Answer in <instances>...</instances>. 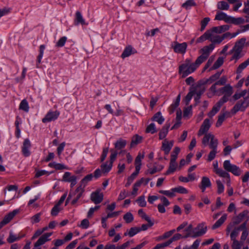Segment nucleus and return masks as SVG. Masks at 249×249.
Instances as JSON below:
<instances>
[{
	"mask_svg": "<svg viewBox=\"0 0 249 249\" xmlns=\"http://www.w3.org/2000/svg\"><path fill=\"white\" fill-rule=\"evenodd\" d=\"M170 244H169V243H168V242L167 241H166V242H165L164 243L157 244L154 248L153 249H162L168 246Z\"/></svg>",
	"mask_w": 249,
	"mask_h": 249,
	"instance_id": "obj_64",
	"label": "nucleus"
},
{
	"mask_svg": "<svg viewBox=\"0 0 249 249\" xmlns=\"http://www.w3.org/2000/svg\"><path fill=\"white\" fill-rule=\"evenodd\" d=\"M222 71L223 70L220 72H217L214 74L212 75L209 79L206 80L204 81V84L212 83L213 81L218 79L219 78L220 75L221 74Z\"/></svg>",
	"mask_w": 249,
	"mask_h": 249,
	"instance_id": "obj_31",
	"label": "nucleus"
},
{
	"mask_svg": "<svg viewBox=\"0 0 249 249\" xmlns=\"http://www.w3.org/2000/svg\"><path fill=\"white\" fill-rule=\"evenodd\" d=\"M31 146V144L29 140L28 139H25L23 142L22 149V151L24 156L27 157L30 155V152L29 149L30 148Z\"/></svg>",
	"mask_w": 249,
	"mask_h": 249,
	"instance_id": "obj_13",
	"label": "nucleus"
},
{
	"mask_svg": "<svg viewBox=\"0 0 249 249\" xmlns=\"http://www.w3.org/2000/svg\"><path fill=\"white\" fill-rule=\"evenodd\" d=\"M84 191V187H82V186H79L73 193V196L76 195V196L75 198H74L71 201V203L72 205L75 204L78 200L81 197Z\"/></svg>",
	"mask_w": 249,
	"mask_h": 249,
	"instance_id": "obj_12",
	"label": "nucleus"
},
{
	"mask_svg": "<svg viewBox=\"0 0 249 249\" xmlns=\"http://www.w3.org/2000/svg\"><path fill=\"white\" fill-rule=\"evenodd\" d=\"M180 152V148L178 147H175L172 154L171 155V160H176V159L178 157V155Z\"/></svg>",
	"mask_w": 249,
	"mask_h": 249,
	"instance_id": "obj_48",
	"label": "nucleus"
},
{
	"mask_svg": "<svg viewBox=\"0 0 249 249\" xmlns=\"http://www.w3.org/2000/svg\"><path fill=\"white\" fill-rule=\"evenodd\" d=\"M233 243L231 245L232 249H241L243 242H239L238 240L232 241Z\"/></svg>",
	"mask_w": 249,
	"mask_h": 249,
	"instance_id": "obj_54",
	"label": "nucleus"
},
{
	"mask_svg": "<svg viewBox=\"0 0 249 249\" xmlns=\"http://www.w3.org/2000/svg\"><path fill=\"white\" fill-rule=\"evenodd\" d=\"M161 149L164 151L165 154H168L171 149L169 146V142L167 140H165L162 144Z\"/></svg>",
	"mask_w": 249,
	"mask_h": 249,
	"instance_id": "obj_36",
	"label": "nucleus"
},
{
	"mask_svg": "<svg viewBox=\"0 0 249 249\" xmlns=\"http://www.w3.org/2000/svg\"><path fill=\"white\" fill-rule=\"evenodd\" d=\"M29 106L27 101L26 99L23 100L19 105V109L25 112H28L29 110Z\"/></svg>",
	"mask_w": 249,
	"mask_h": 249,
	"instance_id": "obj_42",
	"label": "nucleus"
},
{
	"mask_svg": "<svg viewBox=\"0 0 249 249\" xmlns=\"http://www.w3.org/2000/svg\"><path fill=\"white\" fill-rule=\"evenodd\" d=\"M230 117V113L228 111H224V108L218 116L217 121L216 123V126H220L226 118Z\"/></svg>",
	"mask_w": 249,
	"mask_h": 249,
	"instance_id": "obj_11",
	"label": "nucleus"
},
{
	"mask_svg": "<svg viewBox=\"0 0 249 249\" xmlns=\"http://www.w3.org/2000/svg\"><path fill=\"white\" fill-rule=\"evenodd\" d=\"M217 186V193L220 194L223 192L224 187L220 180H216V181Z\"/></svg>",
	"mask_w": 249,
	"mask_h": 249,
	"instance_id": "obj_52",
	"label": "nucleus"
},
{
	"mask_svg": "<svg viewBox=\"0 0 249 249\" xmlns=\"http://www.w3.org/2000/svg\"><path fill=\"white\" fill-rule=\"evenodd\" d=\"M248 212L244 211L240 213L238 215L234 216L232 218V222H231L227 226L226 231L227 233H229L231 229L236 225L239 224L243 220V218L247 215Z\"/></svg>",
	"mask_w": 249,
	"mask_h": 249,
	"instance_id": "obj_5",
	"label": "nucleus"
},
{
	"mask_svg": "<svg viewBox=\"0 0 249 249\" xmlns=\"http://www.w3.org/2000/svg\"><path fill=\"white\" fill-rule=\"evenodd\" d=\"M209 40L213 44V43H220L223 40V39L221 36H212L210 37Z\"/></svg>",
	"mask_w": 249,
	"mask_h": 249,
	"instance_id": "obj_43",
	"label": "nucleus"
},
{
	"mask_svg": "<svg viewBox=\"0 0 249 249\" xmlns=\"http://www.w3.org/2000/svg\"><path fill=\"white\" fill-rule=\"evenodd\" d=\"M207 230V227L204 223L199 224L196 228H195L192 232V234L186 233L184 237L186 238L189 237L193 238L199 237L205 234Z\"/></svg>",
	"mask_w": 249,
	"mask_h": 249,
	"instance_id": "obj_3",
	"label": "nucleus"
},
{
	"mask_svg": "<svg viewBox=\"0 0 249 249\" xmlns=\"http://www.w3.org/2000/svg\"><path fill=\"white\" fill-rule=\"evenodd\" d=\"M181 238H184V236H182L180 233L175 234L171 238L168 240L169 244L170 245L173 241L178 240Z\"/></svg>",
	"mask_w": 249,
	"mask_h": 249,
	"instance_id": "obj_50",
	"label": "nucleus"
},
{
	"mask_svg": "<svg viewBox=\"0 0 249 249\" xmlns=\"http://www.w3.org/2000/svg\"><path fill=\"white\" fill-rule=\"evenodd\" d=\"M230 53L233 54L230 59V61L235 60V63L243 56L242 52L238 51H233V50H231Z\"/></svg>",
	"mask_w": 249,
	"mask_h": 249,
	"instance_id": "obj_25",
	"label": "nucleus"
},
{
	"mask_svg": "<svg viewBox=\"0 0 249 249\" xmlns=\"http://www.w3.org/2000/svg\"><path fill=\"white\" fill-rule=\"evenodd\" d=\"M145 132L146 133H151L152 134H154L156 132L157 130L156 129L155 124L151 123L148 125L146 128Z\"/></svg>",
	"mask_w": 249,
	"mask_h": 249,
	"instance_id": "obj_46",
	"label": "nucleus"
},
{
	"mask_svg": "<svg viewBox=\"0 0 249 249\" xmlns=\"http://www.w3.org/2000/svg\"><path fill=\"white\" fill-rule=\"evenodd\" d=\"M126 144V141L120 139L115 143V147L117 149H121L124 148Z\"/></svg>",
	"mask_w": 249,
	"mask_h": 249,
	"instance_id": "obj_41",
	"label": "nucleus"
},
{
	"mask_svg": "<svg viewBox=\"0 0 249 249\" xmlns=\"http://www.w3.org/2000/svg\"><path fill=\"white\" fill-rule=\"evenodd\" d=\"M211 125L209 119H206L204 120L198 132V136H200L203 134H205V135L207 134V132L209 130Z\"/></svg>",
	"mask_w": 249,
	"mask_h": 249,
	"instance_id": "obj_8",
	"label": "nucleus"
},
{
	"mask_svg": "<svg viewBox=\"0 0 249 249\" xmlns=\"http://www.w3.org/2000/svg\"><path fill=\"white\" fill-rule=\"evenodd\" d=\"M196 68V65L192 63L191 60L186 59L183 64L179 66L178 72L182 74V77L184 78L193 72Z\"/></svg>",
	"mask_w": 249,
	"mask_h": 249,
	"instance_id": "obj_2",
	"label": "nucleus"
},
{
	"mask_svg": "<svg viewBox=\"0 0 249 249\" xmlns=\"http://www.w3.org/2000/svg\"><path fill=\"white\" fill-rule=\"evenodd\" d=\"M230 16H227L225 13L222 12H217L215 17V20H224L226 23H229Z\"/></svg>",
	"mask_w": 249,
	"mask_h": 249,
	"instance_id": "obj_22",
	"label": "nucleus"
},
{
	"mask_svg": "<svg viewBox=\"0 0 249 249\" xmlns=\"http://www.w3.org/2000/svg\"><path fill=\"white\" fill-rule=\"evenodd\" d=\"M246 41V39L245 38H241L237 42H236L232 50H233V51H238L242 52Z\"/></svg>",
	"mask_w": 249,
	"mask_h": 249,
	"instance_id": "obj_15",
	"label": "nucleus"
},
{
	"mask_svg": "<svg viewBox=\"0 0 249 249\" xmlns=\"http://www.w3.org/2000/svg\"><path fill=\"white\" fill-rule=\"evenodd\" d=\"M163 168V166L161 165H158L157 166H155L152 168H149L148 169H147L145 172V174H150L153 175L158 172L161 171Z\"/></svg>",
	"mask_w": 249,
	"mask_h": 249,
	"instance_id": "obj_30",
	"label": "nucleus"
},
{
	"mask_svg": "<svg viewBox=\"0 0 249 249\" xmlns=\"http://www.w3.org/2000/svg\"><path fill=\"white\" fill-rule=\"evenodd\" d=\"M244 104V101H238L235 105L233 107L232 109L231 110V112L233 114L236 113L240 109L242 110V107Z\"/></svg>",
	"mask_w": 249,
	"mask_h": 249,
	"instance_id": "obj_35",
	"label": "nucleus"
},
{
	"mask_svg": "<svg viewBox=\"0 0 249 249\" xmlns=\"http://www.w3.org/2000/svg\"><path fill=\"white\" fill-rule=\"evenodd\" d=\"M138 214L143 219H144L149 223V226H152L154 224L153 222L151 220L150 218L145 214L142 209H140L138 211Z\"/></svg>",
	"mask_w": 249,
	"mask_h": 249,
	"instance_id": "obj_28",
	"label": "nucleus"
},
{
	"mask_svg": "<svg viewBox=\"0 0 249 249\" xmlns=\"http://www.w3.org/2000/svg\"><path fill=\"white\" fill-rule=\"evenodd\" d=\"M59 115V112L58 111H50L48 112L45 117L42 119L44 123L54 121Z\"/></svg>",
	"mask_w": 249,
	"mask_h": 249,
	"instance_id": "obj_10",
	"label": "nucleus"
},
{
	"mask_svg": "<svg viewBox=\"0 0 249 249\" xmlns=\"http://www.w3.org/2000/svg\"><path fill=\"white\" fill-rule=\"evenodd\" d=\"M123 218L126 223H131L134 219L132 214L129 212L126 213Z\"/></svg>",
	"mask_w": 249,
	"mask_h": 249,
	"instance_id": "obj_45",
	"label": "nucleus"
},
{
	"mask_svg": "<svg viewBox=\"0 0 249 249\" xmlns=\"http://www.w3.org/2000/svg\"><path fill=\"white\" fill-rule=\"evenodd\" d=\"M19 239H20V237H17L12 232H10L9 237L7 239V242L9 243H12L15 242V241L18 240Z\"/></svg>",
	"mask_w": 249,
	"mask_h": 249,
	"instance_id": "obj_62",
	"label": "nucleus"
},
{
	"mask_svg": "<svg viewBox=\"0 0 249 249\" xmlns=\"http://www.w3.org/2000/svg\"><path fill=\"white\" fill-rule=\"evenodd\" d=\"M212 36V32L210 31H207L202 36L199 37L196 40V42H201L204 41L205 40L209 39Z\"/></svg>",
	"mask_w": 249,
	"mask_h": 249,
	"instance_id": "obj_26",
	"label": "nucleus"
},
{
	"mask_svg": "<svg viewBox=\"0 0 249 249\" xmlns=\"http://www.w3.org/2000/svg\"><path fill=\"white\" fill-rule=\"evenodd\" d=\"M245 22L244 19L242 18H235L233 17H230L229 20V23H232L236 25H239L243 24Z\"/></svg>",
	"mask_w": 249,
	"mask_h": 249,
	"instance_id": "obj_33",
	"label": "nucleus"
},
{
	"mask_svg": "<svg viewBox=\"0 0 249 249\" xmlns=\"http://www.w3.org/2000/svg\"><path fill=\"white\" fill-rule=\"evenodd\" d=\"M144 153L141 155L140 153L138 154L135 160V165H141V160L144 158Z\"/></svg>",
	"mask_w": 249,
	"mask_h": 249,
	"instance_id": "obj_59",
	"label": "nucleus"
},
{
	"mask_svg": "<svg viewBox=\"0 0 249 249\" xmlns=\"http://www.w3.org/2000/svg\"><path fill=\"white\" fill-rule=\"evenodd\" d=\"M217 8L221 10H227L229 8V4L225 1H221L218 2Z\"/></svg>",
	"mask_w": 249,
	"mask_h": 249,
	"instance_id": "obj_37",
	"label": "nucleus"
},
{
	"mask_svg": "<svg viewBox=\"0 0 249 249\" xmlns=\"http://www.w3.org/2000/svg\"><path fill=\"white\" fill-rule=\"evenodd\" d=\"M144 180H145V184H147V183H148V182L150 180V178H142L140 180L137 181L134 184V186H133V191L131 193L132 195H133L134 196H136L137 195V191L138 190V187H140L141 186V185L143 183V181Z\"/></svg>",
	"mask_w": 249,
	"mask_h": 249,
	"instance_id": "obj_14",
	"label": "nucleus"
},
{
	"mask_svg": "<svg viewBox=\"0 0 249 249\" xmlns=\"http://www.w3.org/2000/svg\"><path fill=\"white\" fill-rule=\"evenodd\" d=\"M195 5L196 3L194 0H188L182 5V6L186 9H188L191 6Z\"/></svg>",
	"mask_w": 249,
	"mask_h": 249,
	"instance_id": "obj_51",
	"label": "nucleus"
},
{
	"mask_svg": "<svg viewBox=\"0 0 249 249\" xmlns=\"http://www.w3.org/2000/svg\"><path fill=\"white\" fill-rule=\"evenodd\" d=\"M67 40V38L65 36H63L61 37L57 42L56 46L58 47H61L64 45L66 41Z\"/></svg>",
	"mask_w": 249,
	"mask_h": 249,
	"instance_id": "obj_63",
	"label": "nucleus"
},
{
	"mask_svg": "<svg viewBox=\"0 0 249 249\" xmlns=\"http://www.w3.org/2000/svg\"><path fill=\"white\" fill-rule=\"evenodd\" d=\"M202 143L204 146L209 144L210 148L212 149L208 156V161H211L213 160L217 153V147L218 145V140L214 138L213 134L209 133L206 134L202 140Z\"/></svg>",
	"mask_w": 249,
	"mask_h": 249,
	"instance_id": "obj_1",
	"label": "nucleus"
},
{
	"mask_svg": "<svg viewBox=\"0 0 249 249\" xmlns=\"http://www.w3.org/2000/svg\"><path fill=\"white\" fill-rule=\"evenodd\" d=\"M104 195L100 193V190H98L91 194L90 199L95 204L101 203L103 200Z\"/></svg>",
	"mask_w": 249,
	"mask_h": 249,
	"instance_id": "obj_9",
	"label": "nucleus"
},
{
	"mask_svg": "<svg viewBox=\"0 0 249 249\" xmlns=\"http://www.w3.org/2000/svg\"><path fill=\"white\" fill-rule=\"evenodd\" d=\"M139 231H140V228L132 227L129 230L128 234L130 237H132Z\"/></svg>",
	"mask_w": 249,
	"mask_h": 249,
	"instance_id": "obj_49",
	"label": "nucleus"
},
{
	"mask_svg": "<svg viewBox=\"0 0 249 249\" xmlns=\"http://www.w3.org/2000/svg\"><path fill=\"white\" fill-rule=\"evenodd\" d=\"M153 121L157 122L159 124H161L164 121V118L161 116L160 112L156 113L151 118Z\"/></svg>",
	"mask_w": 249,
	"mask_h": 249,
	"instance_id": "obj_29",
	"label": "nucleus"
},
{
	"mask_svg": "<svg viewBox=\"0 0 249 249\" xmlns=\"http://www.w3.org/2000/svg\"><path fill=\"white\" fill-rule=\"evenodd\" d=\"M171 191L172 192H177L180 194H186L188 193L187 190L182 186H178V187L173 188Z\"/></svg>",
	"mask_w": 249,
	"mask_h": 249,
	"instance_id": "obj_44",
	"label": "nucleus"
},
{
	"mask_svg": "<svg viewBox=\"0 0 249 249\" xmlns=\"http://www.w3.org/2000/svg\"><path fill=\"white\" fill-rule=\"evenodd\" d=\"M73 178H76L75 176H71V173L70 172H66L63 177V180L65 181L69 182L70 180H71Z\"/></svg>",
	"mask_w": 249,
	"mask_h": 249,
	"instance_id": "obj_57",
	"label": "nucleus"
},
{
	"mask_svg": "<svg viewBox=\"0 0 249 249\" xmlns=\"http://www.w3.org/2000/svg\"><path fill=\"white\" fill-rule=\"evenodd\" d=\"M232 93V87L228 84L218 89V96L224 94V96L220 100L225 103L228 100V98L231 96Z\"/></svg>",
	"mask_w": 249,
	"mask_h": 249,
	"instance_id": "obj_4",
	"label": "nucleus"
},
{
	"mask_svg": "<svg viewBox=\"0 0 249 249\" xmlns=\"http://www.w3.org/2000/svg\"><path fill=\"white\" fill-rule=\"evenodd\" d=\"M168 131L167 128H162V129H161V130L160 131V132L159 133V139L160 140H162L164 138H165L166 137L167 134H168Z\"/></svg>",
	"mask_w": 249,
	"mask_h": 249,
	"instance_id": "obj_56",
	"label": "nucleus"
},
{
	"mask_svg": "<svg viewBox=\"0 0 249 249\" xmlns=\"http://www.w3.org/2000/svg\"><path fill=\"white\" fill-rule=\"evenodd\" d=\"M207 58V57L201 54L197 57L194 64L196 65V67H197L202 63L204 62Z\"/></svg>",
	"mask_w": 249,
	"mask_h": 249,
	"instance_id": "obj_47",
	"label": "nucleus"
},
{
	"mask_svg": "<svg viewBox=\"0 0 249 249\" xmlns=\"http://www.w3.org/2000/svg\"><path fill=\"white\" fill-rule=\"evenodd\" d=\"M174 45L172 46L174 51L176 53L184 54L186 52L187 47V44L186 42L179 43L177 41L174 42Z\"/></svg>",
	"mask_w": 249,
	"mask_h": 249,
	"instance_id": "obj_7",
	"label": "nucleus"
},
{
	"mask_svg": "<svg viewBox=\"0 0 249 249\" xmlns=\"http://www.w3.org/2000/svg\"><path fill=\"white\" fill-rule=\"evenodd\" d=\"M210 20V19L209 18H203L202 20H201L200 28L201 31H202L205 29L206 26H207Z\"/></svg>",
	"mask_w": 249,
	"mask_h": 249,
	"instance_id": "obj_53",
	"label": "nucleus"
},
{
	"mask_svg": "<svg viewBox=\"0 0 249 249\" xmlns=\"http://www.w3.org/2000/svg\"><path fill=\"white\" fill-rule=\"evenodd\" d=\"M136 52H137L133 49V47L131 45H128L124 49L121 55V57L124 59L126 57H128L132 54L136 53Z\"/></svg>",
	"mask_w": 249,
	"mask_h": 249,
	"instance_id": "obj_18",
	"label": "nucleus"
},
{
	"mask_svg": "<svg viewBox=\"0 0 249 249\" xmlns=\"http://www.w3.org/2000/svg\"><path fill=\"white\" fill-rule=\"evenodd\" d=\"M224 169L229 172L232 173L234 175L239 176L241 174L240 168L235 165L232 164L230 160H225L223 163Z\"/></svg>",
	"mask_w": 249,
	"mask_h": 249,
	"instance_id": "obj_6",
	"label": "nucleus"
},
{
	"mask_svg": "<svg viewBox=\"0 0 249 249\" xmlns=\"http://www.w3.org/2000/svg\"><path fill=\"white\" fill-rule=\"evenodd\" d=\"M214 45L213 43L210 44L208 46H204L203 48L200 50V53H202V55L208 57L210 55L211 52L214 49Z\"/></svg>",
	"mask_w": 249,
	"mask_h": 249,
	"instance_id": "obj_17",
	"label": "nucleus"
},
{
	"mask_svg": "<svg viewBox=\"0 0 249 249\" xmlns=\"http://www.w3.org/2000/svg\"><path fill=\"white\" fill-rule=\"evenodd\" d=\"M75 25H78L80 23L82 25L86 24L85 21L84 19L83 18V17L81 15V13L79 11H77L75 14Z\"/></svg>",
	"mask_w": 249,
	"mask_h": 249,
	"instance_id": "obj_32",
	"label": "nucleus"
},
{
	"mask_svg": "<svg viewBox=\"0 0 249 249\" xmlns=\"http://www.w3.org/2000/svg\"><path fill=\"white\" fill-rule=\"evenodd\" d=\"M60 206L57 205H55L52 209L51 211V214L53 216H56L57 215L58 213L60 211V209L59 208Z\"/></svg>",
	"mask_w": 249,
	"mask_h": 249,
	"instance_id": "obj_58",
	"label": "nucleus"
},
{
	"mask_svg": "<svg viewBox=\"0 0 249 249\" xmlns=\"http://www.w3.org/2000/svg\"><path fill=\"white\" fill-rule=\"evenodd\" d=\"M93 176L91 174L87 175L82 179L80 186H82V187L84 188L88 182L91 180Z\"/></svg>",
	"mask_w": 249,
	"mask_h": 249,
	"instance_id": "obj_40",
	"label": "nucleus"
},
{
	"mask_svg": "<svg viewBox=\"0 0 249 249\" xmlns=\"http://www.w3.org/2000/svg\"><path fill=\"white\" fill-rule=\"evenodd\" d=\"M140 206L143 207H145L146 205V202L145 200L144 196H142L138 197V198L136 200Z\"/></svg>",
	"mask_w": 249,
	"mask_h": 249,
	"instance_id": "obj_55",
	"label": "nucleus"
},
{
	"mask_svg": "<svg viewBox=\"0 0 249 249\" xmlns=\"http://www.w3.org/2000/svg\"><path fill=\"white\" fill-rule=\"evenodd\" d=\"M40 213H38L31 217L32 223L33 224L38 223L40 221Z\"/></svg>",
	"mask_w": 249,
	"mask_h": 249,
	"instance_id": "obj_60",
	"label": "nucleus"
},
{
	"mask_svg": "<svg viewBox=\"0 0 249 249\" xmlns=\"http://www.w3.org/2000/svg\"><path fill=\"white\" fill-rule=\"evenodd\" d=\"M211 186V183L209 178L207 177H203L202 178L201 184L199 186L202 190V192H204L206 187H209Z\"/></svg>",
	"mask_w": 249,
	"mask_h": 249,
	"instance_id": "obj_20",
	"label": "nucleus"
},
{
	"mask_svg": "<svg viewBox=\"0 0 249 249\" xmlns=\"http://www.w3.org/2000/svg\"><path fill=\"white\" fill-rule=\"evenodd\" d=\"M52 235V233H46L39 237L38 240L36 242V246H41L44 244L47 241H49V237Z\"/></svg>",
	"mask_w": 249,
	"mask_h": 249,
	"instance_id": "obj_21",
	"label": "nucleus"
},
{
	"mask_svg": "<svg viewBox=\"0 0 249 249\" xmlns=\"http://www.w3.org/2000/svg\"><path fill=\"white\" fill-rule=\"evenodd\" d=\"M142 139V136H140L138 134L135 135L132 138L130 147L132 148L137 144L141 142Z\"/></svg>",
	"mask_w": 249,
	"mask_h": 249,
	"instance_id": "obj_27",
	"label": "nucleus"
},
{
	"mask_svg": "<svg viewBox=\"0 0 249 249\" xmlns=\"http://www.w3.org/2000/svg\"><path fill=\"white\" fill-rule=\"evenodd\" d=\"M177 166L178 164L176 162V160H170L169 167L167 171L165 173V175H168L176 171Z\"/></svg>",
	"mask_w": 249,
	"mask_h": 249,
	"instance_id": "obj_23",
	"label": "nucleus"
},
{
	"mask_svg": "<svg viewBox=\"0 0 249 249\" xmlns=\"http://www.w3.org/2000/svg\"><path fill=\"white\" fill-rule=\"evenodd\" d=\"M112 164L109 162L108 164V162H106V163L102 164L101 165V168L102 170V172L104 173H108L111 169L112 167Z\"/></svg>",
	"mask_w": 249,
	"mask_h": 249,
	"instance_id": "obj_34",
	"label": "nucleus"
},
{
	"mask_svg": "<svg viewBox=\"0 0 249 249\" xmlns=\"http://www.w3.org/2000/svg\"><path fill=\"white\" fill-rule=\"evenodd\" d=\"M218 175H219L221 177L225 178H229V174L227 173L226 171H224L222 169H221L217 173H216Z\"/></svg>",
	"mask_w": 249,
	"mask_h": 249,
	"instance_id": "obj_61",
	"label": "nucleus"
},
{
	"mask_svg": "<svg viewBox=\"0 0 249 249\" xmlns=\"http://www.w3.org/2000/svg\"><path fill=\"white\" fill-rule=\"evenodd\" d=\"M224 62L223 58L222 57H219L218 58L217 60L215 62L213 67L211 69V70H215L218 69L222 65Z\"/></svg>",
	"mask_w": 249,
	"mask_h": 249,
	"instance_id": "obj_38",
	"label": "nucleus"
},
{
	"mask_svg": "<svg viewBox=\"0 0 249 249\" xmlns=\"http://www.w3.org/2000/svg\"><path fill=\"white\" fill-rule=\"evenodd\" d=\"M249 65V58L246 60L245 62H243L241 64H240L236 70V72L237 73H240L242 72V70L245 69L248 65Z\"/></svg>",
	"mask_w": 249,
	"mask_h": 249,
	"instance_id": "obj_39",
	"label": "nucleus"
},
{
	"mask_svg": "<svg viewBox=\"0 0 249 249\" xmlns=\"http://www.w3.org/2000/svg\"><path fill=\"white\" fill-rule=\"evenodd\" d=\"M205 84H204V81L202 83H201L200 82H198L196 87L195 90L193 91H194V94L201 95L205 90Z\"/></svg>",
	"mask_w": 249,
	"mask_h": 249,
	"instance_id": "obj_19",
	"label": "nucleus"
},
{
	"mask_svg": "<svg viewBox=\"0 0 249 249\" xmlns=\"http://www.w3.org/2000/svg\"><path fill=\"white\" fill-rule=\"evenodd\" d=\"M227 214L225 213L224 214L221 218L218 219L214 224H213L212 226L213 229H215L216 228H219L220 227L225 221V220L227 219Z\"/></svg>",
	"mask_w": 249,
	"mask_h": 249,
	"instance_id": "obj_24",
	"label": "nucleus"
},
{
	"mask_svg": "<svg viewBox=\"0 0 249 249\" xmlns=\"http://www.w3.org/2000/svg\"><path fill=\"white\" fill-rule=\"evenodd\" d=\"M223 101L219 100L213 107L212 110L208 113L209 117L212 118L213 116L220 109L221 107L224 103Z\"/></svg>",
	"mask_w": 249,
	"mask_h": 249,
	"instance_id": "obj_16",
	"label": "nucleus"
}]
</instances>
